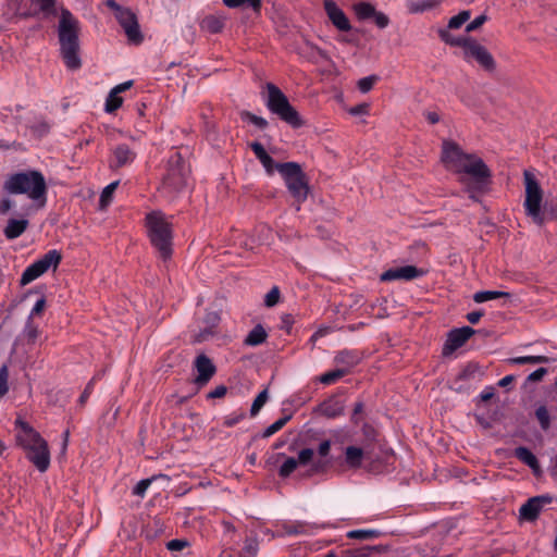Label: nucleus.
<instances>
[{
	"mask_svg": "<svg viewBox=\"0 0 557 557\" xmlns=\"http://www.w3.org/2000/svg\"><path fill=\"white\" fill-rule=\"evenodd\" d=\"M442 160L449 170L469 176L475 189H481L490 181L491 171L484 161L463 152L455 143L444 141Z\"/></svg>",
	"mask_w": 557,
	"mask_h": 557,
	"instance_id": "1",
	"label": "nucleus"
},
{
	"mask_svg": "<svg viewBox=\"0 0 557 557\" xmlns=\"http://www.w3.org/2000/svg\"><path fill=\"white\" fill-rule=\"evenodd\" d=\"M79 21L65 8L61 9L58 26L61 58L70 71H77L82 67L79 57Z\"/></svg>",
	"mask_w": 557,
	"mask_h": 557,
	"instance_id": "2",
	"label": "nucleus"
},
{
	"mask_svg": "<svg viewBox=\"0 0 557 557\" xmlns=\"http://www.w3.org/2000/svg\"><path fill=\"white\" fill-rule=\"evenodd\" d=\"M14 429L16 443L26 451V458L38 471L46 472L50 466V450L47 441L20 417L14 422Z\"/></svg>",
	"mask_w": 557,
	"mask_h": 557,
	"instance_id": "3",
	"label": "nucleus"
},
{
	"mask_svg": "<svg viewBox=\"0 0 557 557\" xmlns=\"http://www.w3.org/2000/svg\"><path fill=\"white\" fill-rule=\"evenodd\" d=\"M10 195H26L38 208L47 202L48 186L44 174L37 170H26L10 174L3 183Z\"/></svg>",
	"mask_w": 557,
	"mask_h": 557,
	"instance_id": "4",
	"label": "nucleus"
},
{
	"mask_svg": "<svg viewBox=\"0 0 557 557\" xmlns=\"http://www.w3.org/2000/svg\"><path fill=\"white\" fill-rule=\"evenodd\" d=\"M145 226L152 247L163 261L169 260L173 253V224L166 215L159 210L146 214Z\"/></svg>",
	"mask_w": 557,
	"mask_h": 557,
	"instance_id": "5",
	"label": "nucleus"
},
{
	"mask_svg": "<svg viewBox=\"0 0 557 557\" xmlns=\"http://www.w3.org/2000/svg\"><path fill=\"white\" fill-rule=\"evenodd\" d=\"M265 87L268 90L267 108L292 127H301L304 121L283 91L272 83H268Z\"/></svg>",
	"mask_w": 557,
	"mask_h": 557,
	"instance_id": "6",
	"label": "nucleus"
},
{
	"mask_svg": "<svg viewBox=\"0 0 557 557\" xmlns=\"http://www.w3.org/2000/svg\"><path fill=\"white\" fill-rule=\"evenodd\" d=\"M277 172L283 177L285 185L295 199V201L300 206L309 194V186L307 182V177L301 166L297 162H283L277 166ZM299 210V207H297Z\"/></svg>",
	"mask_w": 557,
	"mask_h": 557,
	"instance_id": "7",
	"label": "nucleus"
},
{
	"mask_svg": "<svg viewBox=\"0 0 557 557\" xmlns=\"http://www.w3.org/2000/svg\"><path fill=\"white\" fill-rule=\"evenodd\" d=\"M189 174V165L182 154L180 152L172 153L168 160L162 188L172 195L181 193L187 186Z\"/></svg>",
	"mask_w": 557,
	"mask_h": 557,
	"instance_id": "8",
	"label": "nucleus"
},
{
	"mask_svg": "<svg viewBox=\"0 0 557 557\" xmlns=\"http://www.w3.org/2000/svg\"><path fill=\"white\" fill-rule=\"evenodd\" d=\"M525 181V199L524 210L528 216L537 225H543L546 221L545 210L542 211L541 203L543 199V191L537 181L529 172L524 173Z\"/></svg>",
	"mask_w": 557,
	"mask_h": 557,
	"instance_id": "9",
	"label": "nucleus"
},
{
	"mask_svg": "<svg viewBox=\"0 0 557 557\" xmlns=\"http://www.w3.org/2000/svg\"><path fill=\"white\" fill-rule=\"evenodd\" d=\"M136 158L137 151L135 143H133V145L126 143L116 144L110 149L108 165L111 170L116 171L129 166Z\"/></svg>",
	"mask_w": 557,
	"mask_h": 557,
	"instance_id": "10",
	"label": "nucleus"
},
{
	"mask_svg": "<svg viewBox=\"0 0 557 557\" xmlns=\"http://www.w3.org/2000/svg\"><path fill=\"white\" fill-rule=\"evenodd\" d=\"M221 317L216 311H207L201 320L198 321V330L193 331V342L203 343L212 339L219 334L218 326Z\"/></svg>",
	"mask_w": 557,
	"mask_h": 557,
	"instance_id": "11",
	"label": "nucleus"
},
{
	"mask_svg": "<svg viewBox=\"0 0 557 557\" xmlns=\"http://www.w3.org/2000/svg\"><path fill=\"white\" fill-rule=\"evenodd\" d=\"M554 500L550 494H542L529 498L519 509L520 518L528 522L535 521Z\"/></svg>",
	"mask_w": 557,
	"mask_h": 557,
	"instance_id": "12",
	"label": "nucleus"
},
{
	"mask_svg": "<svg viewBox=\"0 0 557 557\" xmlns=\"http://www.w3.org/2000/svg\"><path fill=\"white\" fill-rule=\"evenodd\" d=\"M115 18L124 29L129 41L134 44H140L143 41L144 37L139 28L137 16L131 9L124 8L116 14Z\"/></svg>",
	"mask_w": 557,
	"mask_h": 557,
	"instance_id": "13",
	"label": "nucleus"
},
{
	"mask_svg": "<svg viewBox=\"0 0 557 557\" xmlns=\"http://www.w3.org/2000/svg\"><path fill=\"white\" fill-rule=\"evenodd\" d=\"M474 333L475 331L470 326H462L449 331L443 345V356H450L454 351L462 347Z\"/></svg>",
	"mask_w": 557,
	"mask_h": 557,
	"instance_id": "14",
	"label": "nucleus"
},
{
	"mask_svg": "<svg viewBox=\"0 0 557 557\" xmlns=\"http://www.w3.org/2000/svg\"><path fill=\"white\" fill-rule=\"evenodd\" d=\"M425 274L423 269L417 268L414 265H403L395 267L384 271L380 280L382 282H393V281H413L416 278L422 277Z\"/></svg>",
	"mask_w": 557,
	"mask_h": 557,
	"instance_id": "15",
	"label": "nucleus"
},
{
	"mask_svg": "<svg viewBox=\"0 0 557 557\" xmlns=\"http://www.w3.org/2000/svg\"><path fill=\"white\" fill-rule=\"evenodd\" d=\"M465 59L471 60L474 59L482 67L487 71H491L495 66L494 59L492 54L486 50L485 47L478 44L474 39H470L465 50Z\"/></svg>",
	"mask_w": 557,
	"mask_h": 557,
	"instance_id": "16",
	"label": "nucleus"
},
{
	"mask_svg": "<svg viewBox=\"0 0 557 557\" xmlns=\"http://www.w3.org/2000/svg\"><path fill=\"white\" fill-rule=\"evenodd\" d=\"M326 527L325 523L318 524L306 521H285L281 524L284 535H313Z\"/></svg>",
	"mask_w": 557,
	"mask_h": 557,
	"instance_id": "17",
	"label": "nucleus"
},
{
	"mask_svg": "<svg viewBox=\"0 0 557 557\" xmlns=\"http://www.w3.org/2000/svg\"><path fill=\"white\" fill-rule=\"evenodd\" d=\"M323 7L327 17L338 30L349 32L351 29L348 17L335 1L324 0Z\"/></svg>",
	"mask_w": 557,
	"mask_h": 557,
	"instance_id": "18",
	"label": "nucleus"
},
{
	"mask_svg": "<svg viewBox=\"0 0 557 557\" xmlns=\"http://www.w3.org/2000/svg\"><path fill=\"white\" fill-rule=\"evenodd\" d=\"M195 368L198 372L196 383L199 385L207 384L210 379L215 374V366L212 363L210 358L206 355H199L195 360Z\"/></svg>",
	"mask_w": 557,
	"mask_h": 557,
	"instance_id": "19",
	"label": "nucleus"
},
{
	"mask_svg": "<svg viewBox=\"0 0 557 557\" xmlns=\"http://www.w3.org/2000/svg\"><path fill=\"white\" fill-rule=\"evenodd\" d=\"M315 412L329 419L337 418L344 413V403L339 397L331 396L317 407Z\"/></svg>",
	"mask_w": 557,
	"mask_h": 557,
	"instance_id": "20",
	"label": "nucleus"
},
{
	"mask_svg": "<svg viewBox=\"0 0 557 557\" xmlns=\"http://www.w3.org/2000/svg\"><path fill=\"white\" fill-rule=\"evenodd\" d=\"M132 86H133V81H126L122 84L116 85L114 88H112L107 97V100H106V104H104L106 112L113 113L117 109H120L123 104V98L120 96V94L128 90Z\"/></svg>",
	"mask_w": 557,
	"mask_h": 557,
	"instance_id": "21",
	"label": "nucleus"
},
{
	"mask_svg": "<svg viewBox=\"0 0 557 557\" xmlns=\"http://www.w3.org/2000/svg\"><path fill=\"white\" fill-rule=\"evenodd\" d=\"M334 362L341 370H346L347 375L360 362V356L357 350L344 349L336 354Z\"/></svg>",
	"mask_w": 557,
	"mask_h": 557,
	"instance_id": "22",
	"label": "nucleus"
},
{
	"mask_svg": "<svg viewBox=\"0 0 557 557\" xmlns=\"http://www.w3.org/2000/svg\"><path fill=\"white\" fill-rule=\"evenodd\" d=\"M28 225L29 222L26 219H9L3 234L7 239H15L27 230Z\"/></svg>",
	"mask_w": 557,
	"mask_h": 557,
	"instance_id": "23",
	"label": "nucleus"
},
{
	"mask_svg": "<svg viewBox=\"0 0 557 557\" xmlns=\"http://www.w3.org/2000/svg\"><path fill=\"white\" fill-rule=\"evenodd\" d=\"M62 260L61 253L55 250H49L40 259L36 260L42 271L46 273L50 268L57 269Z\"/></svg>",
	"mask_w": 557,
	"mask_h": 557,
	"instance_id": "24",
	"label": "nucleus"
},
{
	"mask_svg": "<svg viewBox=\"0 0 557 557\" xmlns=\"http://www.w3.org/2000/svg\"><path fill=\"white\" fill-rule=\"evenodd\" d=\"M515 456L521 462H523L524 465L530 467L532 470L536 471L537 469H540V463H539L536 456L528 447H524V446L517 447L515 449Z\"/></svg>",
	"mask_w": 557,
	"mask_h": 557,
	"instance_id": "25",
	"label": "nucleus"
},
{
	"mask_svg": "<svg viewBox=\"0 0 557 557\" xmlns=\"http://www.w3.org/2000/svg\"><path fill=\"white\" fill-rule=\"evenodd\" d=\"M268 333L261 324L256 325L244 339L246 346L256 347L265 342Z\"/></svg>",
	"mask_w": 557,
	"mask_h": 557,
	"instance_id": "26",
	"label": "nucleus"
},
{
	"mask_svg": "<svg viewBox=\"0 0 557 557\" xmlns=\"http://www.w3.org/2000/svg\"><path fill=\"white\" fill-rule=\"evenodd\" d=\"M363 450L360 447L348 446L345 449V462L349 468L357 469L361 466Z\"/></svg>",
	"mask_w": 557,
	"mask_h": 557,
	"instance_id": "27",
	"label": "nucleus"
},
{
	"mask_svg": "<svg viewBox=\"0 0 557 557\" xmlns=\"http://www.w3.org/2000/svg\"><path fill=\"white\" fill-rule=\"evenodd\" d=\"M225 26V18L216 15H208L201 22V28L211 33H221Z\"/></svg>",
	"mask_w": 557,
	"mask_h": 557,
	"instance_id": "28",
	"label": "nucleus"
},
{
	"mask_svg": "<svg viewBox=\"0 0 557 557\" xmlns=\"http://www.w3.org/2000/svg\"><path fill=\"white\" fill-rule=\"evenodd\" d=\"M42 274H45V272L42 271V269L39 267V264L35 261L33 262L32 264H29L25 270L24 272L22 273V276H21V280H20V284L22 286H25V285H28L29 283H32L33 281L37 280L38 277H40Z\"/></svg>",
	"mask_w": 557,
	"mask_h": 557,
	"instance_id": "29",
	"label": "nucleus"
},
{
	"mask_svg": "<svg viewBox=\"0 0 557 557\" xmlns=\"http://www.w3.org/2000/svg\"><path fill=\"white\" fill-rule=\"evenodd\" d=\"M507 362L511 366L541 364L548 363L549 358L546 356H520L509 358Z\"/></svg>",
	"mask_w": 557,
	"mask_h": 557,
	"instance_id": "30",
	"label": "nucleus"
},
{
	"mask_svg": "<svg viewBox=\"0 0 557 557\" xmlns=\"http://www.w3.org/2000/svg\"><path fill=\"white\" fill-rule=\"evenodd\" d=\"M511 295L507 292H500V290H481L476 292L473 295V300L476 304H482L488 300H494L498 298H510Z\"/></svg>",
	"mask_w": 557,
	"mask_h": 557,
	"instance_id": "31",
	"label": "nucleus"
},
{
	"mask_svg": "<svg viewBox=\"0 0 557 557\" xmlns=\"http://www.w3.org/2000/svg\"><path fill=\"white\" fill-rule=\"evenodd\" d=\"M438 35H440V38L445 44L453 46V47H461L463 50H465L466 46L468 45V42L470 41V39H472L471 37H455L447 29H441L438 32Z\"/></svg>",
	"mask_w": 557,
	"mask_h": 557,
	"instance_id": "32",
	"label": "nucleus"
},
{
	"mask_svg": "<svg viewBox=\"0 0 557 557\" xmlns=\"http://www.w3.org/2000/svg\"><path fill=\"white\" fill-rule=\"evenodd\" d=\"M381 531L375 529H362V530H351L347 532L346 536L351 540H360L367 541L372 539H377L381 535Z\"/></svg>",
	"mask_w": 557,
	"mask_h": 557,
	"instance_id": "33",
	"label": "nucleus"
},
{
	"mask_svg": "<svg viewBox=\"0 0 557 557\" xmlns=\"http://www.w3.org/2000/svg\"><path fill=\"white\" fill-rule=\"evenodd\" d=\"M244 2H250V9L256 13L260 14L262 1L261 0H223L224 5L231 9H243Z\"/></svg>",
	"mask_w": 557,
	"mask_h": 557,
	"instance_id": "34",
	"label": "nucleus"
},
{
	"mask_svg": "<svg viewBox=\"0 0 557 557\" xmlns=\"http://www.w3.org/2000/svg\"><path fill=\"white\" fill-rule=\"evenodd\" d=\"M375 8L369 2H359L355 4V12L359 20L372 18L375 14Z\"/></svg>",
	"mask_w": 557,
	"mask_h": 557,
	"instance_id": "35",
	"label": "nucleus"
},
{
	"mask_svg": "<svg viewBox=\"0 0 557 557\" xmlns=\"http://www.w3.org/2000/svg\"><path fill=\"white\" fill-rule=\"evenodd\" d=\"M39 334V329L37 325L34 324V320L27 318L25 327L23 330V336L26 338L27 344H34L37 341Z\"/></svg>",
	"mask_w": 557,
	"mask_h": 557,
	"instance_id": "36",
	"label": "nucleus"
},
{
	"mask_svg": "<svg viewBox=\"0 0 557 557\" xmlns=\"http://www.w3.org/2000/svg\"><path fill=\"white\" fill-rule=\"evenodd\" d=\"M346 375V370H341L336 368L332 371L325 372L320 376V382L324 385H331L339 381L342 377Z\"/></svg>",
	"mask_w": 557,
	"mask_h": 557,
	"instance_id": "37",
	"label": "nucleus"
},
{
	"mask_svg": "<svg viewBox=\"0 0 557 557\" xmlns=\"http://www.w3.org/2000/svg\"><path fill=\"white\" fill-rule=\"evenodd\" d=\"M240 117L243 121H247L260 129H265L269 126V123L264 117L258 116L249 111H243L240 113Z\"/></svg>",
	"mask_w": 557,
	"mask_h": 557,
	"instance_id": "38",
	"label": "nucleus"
},
{
	"mask_svg": "<svg viewBox=\"0 0 557 557\" xmlns=\"http://www.w3.org/2000/svg\"><path fill=\"white\" fill-rule=\"evenodd\" d=\"M535 418L543 431H547L550 428V416L546 406H540L536 408Z\"/></svg>",
	"mask_w": 557,
	"mask_h": 557,
	"instance_id": "39",
	"label": "nucleus"
},
{
	"mask_svg": "<svg viewBox=\"0 0 557 557\" xmlns=\"http://www.w3.org/2000/svg\"><path fill=\"white\" fill-rule=\"evenodd\" d=\"M119 184H120L119 181H114L103 188V190L100 195V200H99L100 206L102 208L107 207L111 202L113 194H114L115 189L117 188Z\"/></svg>",
	"mask_w": 557,
	"mask_h": 557,
	"instance_id": "40",
	"label": "nucleus"
},
{
	"mask_svg": "<svg viewBox=\"0 0 557 557\" xmlns=\"http://www.w3.org/2000/svg\"><path fill=\"white\" fill-rule=\"evenodd\" d=\"M290 416H285L276 420L274 423L269 425L262 433L263 438L271 437L275 433H277L280 430L284 428V425L289 421Z\"/></svg>",
	"mask_w": 557,
	"mask_h": 557,
	"instance_id": "41",
	"label": "nucleus"
},
{
	"mask_svg": "<svg viewBox=\"0 0 557 557\" xmlns=\"http://www.w3.org/2000/svg\"><path fill=\"white\" fill-rule=\"evenodd\" d=\"M298 461L294 457H287L278 469V475L283 479L288 478L297 468Z\"/></svg>",
	"mask_w": 557,
	"mask_h": 557,
	"instance_id": "42",
	"label": "nucleus"
},
{
	"mask_svg": "<svg viewBox=\"0 0 557 557\" xmlns=\"http://www.w3.org/2000/svg\"><path fill=\"white\" fill-rule=\"evenodd\" d=\"M259 550V543L256 537H247L243 547V555L245 557H256Z\"/></svg>",
	"mask_w": 557,
	"mask_h": 557,
	"instance_id": "43",
	"label": "nucleus"
},
{
	"mask_svg": "<svg viewBox=\"0 0 557 557\" xmlns=\"http://www.w3.org/2000/svg\"><path fill=\"white\" fill-rule=\"evenodd\" d=\"M268 391L267 389H263L262 392H260L257 397L255 398L252 405H251V409H250V414L251 417H256L259 411L261 410V408L264 406V404L267 403L268 400Z\"/></svg>",
	"mask_w": 557,
	"mask_h": 557,
	"instance_id": "44",
	"label": "nucleus"
},
{
	"mask_svg": "<svg viewBox=\"0 0 557 557\" xmlns=\"http://www.w3.org/2000/svg\"><path fill=\"white\" fill-rule=\"evenodd\" d=\"M436 5L434 0H422L419 2H412L409 5V11L411 13H422L424 11L431 10Z\"/></svg>",
	"mask_w": 557,
	"mask_h": 557,
	"instance_id": "45",
	"label": "nucleus"
},
{
	"mask_svg": "<svg viewBox=\"0 0 557 557\" xmlns=\"http://www.w3.org/2000/svg\"><path fill=\"white\" fill-rule=\"evenodd\" d=\"M281 298V290L277 286H273L264 296V306L272 308L276 306Z\"/></svg>",
	"mask_w": 557,
	"mask_h": 557,
	"instance_id": "46",
	"label": "nucleus"
},
{
	"mask_svg": "<svg viewBox=\"0 0 557 557\" xmlns=\"http://www.w3.org/2000/svg\"><path fill=\"white\" fill-rule=\"evenodd\" d=\"M249 147L252 150V152L255 153L256 158L260 161L261 164L263 162H267L268 159L271 158V156L264 149L263 145L260 144L259 141H252L249 145Z\"/></svg>",
	"mask_w": 557,
	"mask_h": 557,
	"instance_id": "47",
	"label": "nucleus"
},
{
	"mask_svg": "<svg viewBox=\"0 0 557 557\" xmlns=\"http://www.w3.org/2000/svg\"><path fill=\"white\" fill-rule=\"evenodd\" d=\"M249 147L252 150V152L255 153L256 158L260 161L261 164L263 162H267L268 159L271 158V156L264 149L263 145L260 144L259 141H252L249 145Z\"/></svg>",
	"mask_w": 557,
	"mask_h": 557,
	"instance_id": "48",
	"label": "nucleus"
},
{
	"mask_svg": "<svg viewBox=\"0 0 557 557\" xmlns=\"http://www.w3.org/2000/svg\"><path fill=\"white\" fill-rule=\"evenodd\" d=\"M249 147L252 150V152L255 153L256 158L260 161L261 164L263 162H267L268 159L271 158V156L264 149L263 145L260 144L259 141H252L249 145Z\"/></svg>",
	"mask_w": 557,
	"mask_h": 557,
	"instance_id": "49",
	"label": "nucleus"
},
{
	"mask_svg": "<svg viewBox=\"0 0 557 557\" xmlns=\"http://www.w3.org/2000/svg\"><path fill=\"white\" fill-rule=\"evenodd\" d=\"M470 18L469 11H461L457 15L453 16L448 22V28L457 29L461 27Z\"/></svg>",
	"mask_w": 557,
	"mask_h": 557,
	"instance_id": "50",
	"label": "nucleus"
},
{
	"mask_svg": "<svg viewBox=\"0 0 557 557\" xmlns=\"http://www.w3.org/2000/svg\"><path fill=\"white\" fill-rule=\"evenodd\" d=\"M40 7V11L46 17L57 15V0H37Z\"/></svg>",
	"mask_w": 557,
	"mask_h": 557,
	"instance_id": "51",
	"label": "nucleus"
},
{
	"mask_svg": "<svg viewBox=\"0 0 557 557\" xmlns=\"http://www.w3.org/2000/svg\"><path fill=\"white\" fill-rule=\"evenodd\" d=\"M329 467H330V461L324 460V459H319L311 463V467H310L307 475L311 476L314 474L325 473L327 471Z\"/></svg>",
	"mask_w": 557,
	"mask_h": 557,
	"instance_id": "52",
	"label": "nucleus"
},
{
	"mask_svg": "<svg viewBox=\"0 0 557 557\" xmlns=\"http://www.w3.org/2000/svg\"><path fill=\"white\" fill-rule=\"evenodd\" d=\"M30 129L37 137H44L49 133L50 125L47 121L39 120L30 126Z\"/></svg>",
	"mask_w": 557,
	"mask_h": 557,
	"instance_id": "53",
	"label": "nucleus"
},
{
	"mask_svg": "<svg viewBox=\"0 0 557 557\" xmlns=\"http://www.w3.org/2000/svg\"><path fill=\"white\" fill-rule=\"evenodd\" d=\"M153 478L140 480L133 488V494L139 497H145L147 490L151 485Z\"/></svg>",
	"mask_w": 557,
	"mask_h": 557,
	"instance_id": "54",
	"label": "nucleus"
},
{
	"mask_svg": "<svg viewBox=\"0 0 557 557\" xmlns=\"http://www.w3.org/2000/svg\"><path fill=\"white\" fill-rule=\"evenodd\" d=\"M377 76L375 75H371V76H367V77H363L361 79H359L358 82V88L361 92H368L372 89V87L374 86V84L377 82Z\"/></svg>",
	"mask_w": 557,
	"mask_h": 557,
	"instance_id": "55",
	"label": "nucleus"
},
{
	"mask_svg": "<svg viewBox=\"0 0 557 557\" xmlns=\"http://www.w3.org/2000/svg\"><path fill=\"white\" fill-rule=\"evenodd\" d=\"M9 370L5 364L0 368V397H3L9 392L8 385Z\"/></svg>",
	"mask_w": 557,
	"mask_h": 557,
	"instance_id": "56",
	"label": "nucleus"
},
{
	"mask_svg": "<svg viewBox=\"0 0 557 557\" xmlns=\"http://www.w3.org/2000/svg\"><path fill=\"white\" fill-rule=\"evenodd\" d=\"M314 451L312 448H304L298 453V458L296 460L298 461V465L306 466L312 461Z\"/></svg>",
	"mask_w": 557,
	"mask_h": 557,
	"instance_id": "57",
	"label": "nucleus"
},
{
	"mask_svg": "<svg viewBox=\"0 0 557 557\" xmlns=\"http://www.w3.org/2000/svg\"><path fill=\"white\" fill-rule=\"evenodd\" d=\"M188 546V542L185 540L174 539L166 543V548L170 552H181Z\"/></svg>",
	"mask_w": 557,
	"mask_h": 557,
	"instance_id": "58",
	"label": "nucleus"
},
{
	"mask_svg": "<svg viewBox=\"0 0 557 557\" xmlns=\"http://www.w3.org/2000/svg\"><path fill=\"white\" fill-rule=\"evenodd\" d=\"M487 21V17L486 15L484 14H481L479 16H476L473 21H471L467 26H466V32L467 33H471V32H474L478 28H480L485 22Z\"/></svg>",
	"mask_w": 557,
	"mask_h": 557,
	"instance_id": "59",
	"label": "nucleus"
},
{
	"mask_svg": "<svg viewBox=\"0 0 557 557\" xmlns=\"http://www.w3.org/2000/svg\"><path fill=\"white\" fill-rule=\"evenodd\" d=\"M547 374L546 368H539L537 370L530 373L527 377V382L535 383L543 380V377Z\"/></svg>",
	"mask_w": 557,
	"mask_h": 557,
	"instance_id": "60",
	"label": "nucleus"
},
{
	"mask_svg": "<svg viewBox=\"0 0 557 557\" xmlns=\"http://www.w3.org/2000/svg\"><path fill=\"white\" fill-rule=\"evenodd\" d=\"M94 385H95V377H94V379H91V380L87 383V385L85 386V388H84L83 393L81 394V396H79V398H78V403H79L81 405H84V404L88 400V398H89L90 394H91V393H92V391H94Z\"/></svg>",
	"mask_w": 557,
	"mask_h": 557,
	"instance_id": "61",
	"label": "nucleus"
},
{
	"mask_svg": "<svg viewBox=\"0 0 557 557\" xmlns=\"http://www.w3.org/2000/svg\"><path fill=\"white\" fill-rule=\"evenodd\" d=\"M372 18H374V22H375L376 26L380 27V28L387 27V25L389 23L388 16L385 15L384 13H382V12L375 11V14L372 16Z\"/></svg>",
	"mask_w": 557,
	"mask_h": 557,
	"instance_id": "62",
	"label": "nucleus"
},
{
	"mask_svg": "<svg viewBox=\"0 0 557 557\" xmlns=\"http://www.w3.org/2000/svg\"><path fill=\"white\" fill-rule=\"evenodd\" d=\"M45 308H46V299L44 297H41L34 305L28 318H30V320H33L34 317L40 314L45 310Z\"/></svg>",
	"mask_w": 557,
	"mask_h": 557,
	"instance_id": "63",
	"label": "nucleus"
},
{
	"mask_svg": "<svg viewBox=\"0 0 557 557\" xmlns=\"http://www.w3.org/2000/svg\"><path fill=\"white\" fill-rule=\"evenodd\" d=\"M281 163H276L273 158L271 157L270 159H268L267 162H263L262 163V166L264 168L267 174L269 176H272L274 174L275 171H277V166L280 165Z\"/></svg>",
	"mask_w": 557,
	"mask_h": 557,
	"instance_id": "64",
	"label": "nucleus"
}]
</instances>
